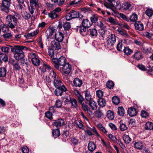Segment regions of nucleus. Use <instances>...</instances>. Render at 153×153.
Returning a JSON list of instances; mask_svg holds the SVG:
<instances>
[{"mask_svg":"<svg viewBox=\"0 0 153 153\" xmlns=\"http://www.w3.org/2000/svg\"><path fill=\"white\" fill-rule=\"evenodd\" d=\"M107 117L110 120H113L114 118V114L113 111L108 110L107 112Z\"/></svg>","mask_w":153,"mask_h":153,"instance_id":"38","label":"nucleus"},{"mask_svg":"<svg viewBox=\"0 0 153 153\" xmlns=\"http://www.w3.org/2000/svg\"><path fill=\"white\" fill-rule=\"evenodd\" d=\"M134 57L136 60H139L143 58V56L141 51H137L134 53Z\"/></svg>","mask_w":153,"mask_h":153,"instance_id":"17","label":"nucleus"},{"mask_svg":"<svg viewBox=\"0 0 153 153\" xmlns=\"http://www.w3.org/2000/svg\"><path fill=\"white\" fill-rule=\"evenodd\" d=\"M50 76L51 78H52L53 80L56 78L58 77L56 73L53 70H52V71H51L50 74Z\"/></svg>","mask_w":153,"mask_h":153,"instance_id":"46","label":"nucleus"},{"mask_svg":"<svg viewBox=\"0 0 153 153\" xmlns=\"http://www.w3.org/2000/svg\"><path fill=\"white\" fill-rule=\"evenodd\" d=\"M70 103H71L72 106L73 108H76L77 106V102L74 98H72Z\"/></svg>","mask_w":153,"mask_h":153,"instance_id":"49","label":"nucleus"},{"mask_svg":"<svg viewBox=\"0 0 153 153\" xmlns=\"http://www.w3.org/2000/svg\"><path fill=\"white\" fill-rule=\"evenodd\" d=\"M86 28L87 27H81L79 30V31L80 34L83 36L85 34V33L86 31Z\"/></svg>","mask_w":153,"mask_h":153,"instance_id":"52","label":"nucleus"},{"mask_svg":"<svg viewBox=\"0 0 153 153\" xmlns=\"http://www.w3.org/2000/svg\"><path fill=\"white\" fill-rule=\"evenodd\" d=\"M77 97L78 98L79 102L80 104L84 103V99L81 94L78 96Z\"/></svg>","mask_w":153,"mask_h":153,"instance_id":"54","label":"nucleus"},{"mask_svg":"<svg viewBox=\"0 0 153 153\" xmlns=\"http://www.w3.org/2000/svg\"><path fill=\"white\" fill-rule=\"evenodd\" d=\"M134 147L140 150L142 149L143 144V143L140 141L135 142L134 143Z\"/></svg>","mask_w":153,"mask_h":153,"instance_id":"24","label":"nucleus"},{"mask_svg":"<svg viewBox=\"0 0 153 153\" xmlns=\"http://www.w3.org/2000/svg\"><path fill=\"white\" fill-rule=\"evenodd\" d=\"M79 16V12L73 10L66 14L65 18L67 20L69 21L73 19L78 18Z\"/></svg>","mask_w":153,"mask_h":153,"instance_id":"9","label":"nucleus"},{"mask_svg":"<svg viewBox=\"0 0 153 153\" xmlns=\"http://www.w3.org/2000/svg\"><path fill=\"white\" fill-rule=\"evenodd\" d=\"M25 48L24 46H16L11 49V51L14 52V57L16 60H19L24 57V53L22 50Z\"/></svg>","mask_w":153,"mask_h":153,"instance_id":"3","label":"nucleus"},{"mask_svg":"<svg viewBox=\"0 0 153 153\" xmlns=\"http://www.w3.org/2000/svg\"><path fill=\"white\" fill-rule=\"evenodd\" d=\"M85 99L89 102L93 100L92 96L91 95L90 92L88 91H86L84 92Z\"/></svg>","mask_w":153,"mask_h":153,"instance_id":"20","label":"nucleus"},{"mask_svg":"<svg viewBox=\"0 0 153 153\" xmlns=\"http://www.w3.org/2000/svg\"><path fill=\"white\" fill-rule=\"evenodd\" d=\"M53 62L54 63V67L57 70L59 69V66H62L66 63V59L65 56H62L58 59L53 58L52 59Z\"/></svg>","mask_w":153,"mask_h":153,"instance_id":"4","label":"nucleus"},{"mask_svg":"<svg viewBox=\"0 0 153 153\" xmlns=\"http://www.w3.org/2000/svg\"><path fill=\"white\" fill-rule=\"evenodd\" d=\"M64 30L63 31L65 32L66 30H68L70 28L71 25L70 23L68 22H65L63 25Z\"/></svg>","mask_w":153,"mask_h":153,"instance_id":"44","label":"nucleus"},{"mask_svg":"<svg viewBox=\"0 0 153 153\" xmlns=\"http://www.w3.org/2000/svg\"><path fill=\"white\" fill-rule=\"evenodd\" d=\"M106 86L108 88L111 89L113 88L114 84L112 81H109L106 83Z\"/></svg>","mask_w":153,"mask_h":153,"instance_id":"55","label":"nucleus"},{"mask_svg":"<svg viewBox=\"0 0 153 153\" xmlns=\"http://www.w3.org/2000/svg\"><path fill=\"white\" fill-rule=\"evenodd\" d=\"M124 52L127 55H128L132 53V51L128 47H126L123 50Z\"/></svg>","mask_w":153,"mask_h":153,"instance_id":"43","label":"nucleus"},{"mask_svg":"<svg viewBox=\"0 0 153 153\" xmlns=\"http://www.w3.org/2000/svg\"><path fill=\"white\" fill-rule=\"evenodd\" d=\"M89 33L90 36L92 37H96L97 36V30L95 28L89 29Z\"/></svg>","mask_w":153,"mask_h":153,"instance_id":"23","label":"nucleus"},{"mask_svg":"<svg viewBox=\"0 0 153 153\" xmlns=\"http://www.w3.org/2000/svg\"><path fill=\"white\" fill-rule=\"evenodd\" d=\"M123 138L125 143L127 144L130 143L131 140V138L128 135L126 134L123 135Z\"/></svg>","mask_w":153,"mask_h":153,"instance_id":"31","label":"nucleus"},{"mask_svg":"<svg viewBox=\"0 0 153 153\" xmlns=\"http://www.w3.org/2000/svg\"><path fill=\"white\" fill-rule=\"evenodd\" d=\"M97 126L98 129L101 131L102 133L107 135V131L106 129L100 123H99L97 124Z\"/></svg>","mask_w":153,"mask_h":153,"instance_id":"22","label":"nucleus"},{"mask_svg":"<svg viewBox=\"0 0 153 153\" xmlns=\"http://www.w3.org/2000/svg\"><path fill=\"white\" fill-rule=\"evenodd\" d=\"M82 24L83 27H87V28L90 27L91 25L89 20L87 19H83Z\"/></svg>","mask_w":153,"mask_h":153,"instance_id":"19","label":"nucleus"},{"mask_svg":"<svg viewBox=\"0 0 153 153\" xmlns=\"http://www.w3.org/2000/svg\"><path fill=\"white\" fill-rule=\"evenodd\" d=\"M134 26L136 30L142 31L144 30L143 24L140 21L136 22L134 24Z\"/></svg>","mask_w":153,"mask_h":153,"instance_id":"13","label":"nucleus"},{"mask_svg":"<svg viewBox=\"0 0 153 153\" xmlns=\"http://www.w3.org/2000/svg\"><path fill=\"white\" fill-rule=\"evenodd\" d=\"M40 6L39 1V0H30V6L28 9L31 15H33L35 9Z\"/></svg>","mask_w":153,"mask_h":153,"instance_id":"6","label":"nucleus"},{"mask_svg":"<svg viewBox=\"0 0 153 153\" xmlns=\"http://www.w3.org/2000/svg\"><path fill=\"white\" fill-rule=\"evenodd\" d=\"M20 18V15L17 13L13 15H9L6 16V22L8 28L14 29L17 23L18 20Z\"/></svg>","mask_w":153,"mask_h":153,"instance_id":"2","label":"nucleus"},{"mask_svg":"<svg viewBox=\"0 0 153 153\" xmlns=\"http://www.w3.org/2000/svg\"><path fill=\"white\" fill-rule=\"evenodd\" d=\"M120 130L121 131H124L127 129V127L126 125L123 123H120Z\"/></svg>","mask_w":153,"mask_h":153,"instance_id":"61","label":"nucleus"},{"mask_svg":"<svg viewBox=\"0 0 153 153\" xmlns=\"http://www.w3.org/2000/svg\"><path fill=\"white\" fill-rule=\"evenodd\" d=\"M146 14L149 17H151L153 14V11L150 9H148L146 11Z\"/></svg>","mask_w":153,"mask_h":153,"instance_id":"59","label":"nucleus"},{"mask_svg":"<svg viewBox=\"0 0 153 153\" xmlns=\"http://www.w3.org/2000/svg\"><path fill=\"white\" fill-rule=\"evenodd\" d=\"M52 133L53 136L55 138L59 137L60 134L59 130L58 128L54 129L52 131Z\"/></svg>","mask_w":153,"mask_h":153,"instance_id":"36","label":"nucleus"},{"mask_svg":"<svg viewBox=\"0 0 153 153\" xmlns=\"http://www.w3.org/2000/svg\"><path fill=\"white\" fill-rule=\"evenodd\" d=\"M98 105L102 107L105 106L106 104V101L103 98H99L97 100Z\"/></svg>","mask_w":153,"mask_h":153,"instance_id":"27","label":"nucleus"},{"mask_svg":"<svg viewBox=\"0 0 153 153\" xmlns=\"http://www.w3.org/2000/svg\"><path fill=\"white\" fill-rule=\"evenodd\" d=\"M71 142L74 145H76L78 143V140L75 137L71 138Z\"/></svg>","mask_w":153,"mask_h":153,"instance_id":"63","label":"nucleus"},{"mask_svg":"<svg viewBox=\"0 0 153 153\" xmlns=\"http://www.w3.org/2000/svg\"><path fill=\"white\" fill-rule=\"evenodd\" d=\"M151 49L145 47H143V51L146 54L150 53H151Z\"/></svg>","mask_w":153,"mask_h":153,"instance_id":"56","label":"nucleus"},{"mask_svg":"<svg viewBox=\"0 0 153 153\" xmlns=\"http://www.w3.org/2000/svg\"><path fill=\"white\" fill-rule=\"evenodd\" d=\"M95 114L97 117L98 118L101 117L103 115L102 113L100 111V109H98L95 112Z\"/></svg>","mask_w":153,"mask_h":153,"instance_id":"60","label":"nucleus"},{"mask_svg":"<svg viewBox=\"0 0 153 153\" xmlns=\"http://www.w3.org/2000/svg\"><path fill=\"white\" fill-rule=\"evenodd\" d=\"M147 71V73L150 75L153 74V67H149L148 68V69H146Z\"/></svg>","mask_w":153,"mask_h":153,"instance_id":"64","label":"nucleus"},{"mask_svg":"<svg viewBox=\"0 0 153 153\" xmlns=\"http://www.w3.org/2000/svg\"><path fill=\"white\" fill-rule=\"evenodd\" d=\"M88 105L93 110H95L97 108V105L96 102L93 100L89 102Z\"/></svg>","mask_w":153,"mask_h":153,"instance_id":"26","label":"nucleus"},{"mask_svg":"<svg viewBox=\"0 0 153 153\" xmlns=\"http://www.w3.org/2000/svg\"><path fill=\"white\" fill-rule=\"evenodd\" d=\"M51 46L53 49L59 50L61 49V46L60 42L56 41L53 39H51Z\"/></svg>","mask_w":153,"mask_h":153,"instance_id":"10","label":"nucleus"},{"mask_svg":"<svg viewBox=\"0 0 153 153\" xmlns=\"http://www.w3.org/2000/svg\"><path fill=\"white\" fill-rule=\"evenodd\" d=\"M62 105V104L61 101L59 100H56L54 105V107L57 108H59Z\"/></svg>","mask_w":153,"mask_h":153,"instance_id":"53","label":"nucleus"},{"mask_svg":"<svg viewBox=\"0 0 153 153\" xmlns=\"http://www.w3.org/2000/svg\"><path fill=\"white\" fill-rule=\"evenodd\" d=\"M38 32L39 30H36V31H34L33 32L29 33L27 35V36L28 37L34 36L37 35L38 33Z\"/></svg>","mask_w":153,"mask_h":153,"instance_id":"50","label":"nucleus"},{"mask_svg":"<svg viewBox=\"0 0 153 153\" xmlns=\"http://www.w3.org/2000/svg\"><path fill=\"white\" fill-rule=\"evenodd\" d=\"M88 148L89 151L93 152L96 149V146L94 143L91 142L88 143Z\"/></svg>","mask_w":153,"mask_h":153,"instance_id":"21","label":"nucleus"},{"mask_svg":"<svg viewBox=\"0 0 153 153\" xmlns=\"http://www.w3.org/2000/svg\"><path fill=\"white\" fill-rule=\"evenodd\" d=\"M51 68L50 66L47 63H44L40 68L41 71L42 72L46 71L47 70H49Z\"/></svg>","mask_w":153,"mask_h":153,"instance_id":"28","label":"nucleus"},{"mask_svg":"<svg viewBox=\"0 0 153 153\" xmlns=\"http://www.w3.org/2000/svg\"><path fill=\"white\" fill-rule=\"evenodd\" d=\"M53 83L56 88L54 91V94L56 96H61L64 92H66L67 91V88L58 77L53 80Z\"/></svg>","mask_w":153,"mask_h":153,"instance_id":"1","label":"nucleus"},{"mask_svg":"<svg viewBox=\"0 0 153 153\" xmlns=\"http://www.w3.org/2000/svg\"><path fill=\"white\" fill-rule=\"evenodd\" d=\"M107 41L105 45L107 48H109L112 46L116 41V36L114 34H111L108 36L106 39Z\"/></svg>","mask_w":153,"mask_h":153,"instance_id":"5","label":"nucleus"},{"mask_svg":"<svg viewBox=\"0 0 153 153\" xmlns=\"http://www.w3.org/2000/svg\"><path fill=\"white\" fill-rule=\"evenodd\" d=\"M59 31L58 33L55 35L56 41L61 42H62L64 36L63 34L65 33V32L63 31L62 26L61 25L59 24L58 26Z\"/></svg>","mask_w":153,"mask_h":153,"instance_id":"7","label":"nucleus"},{"mask_svg":"<svg viewBox=\"0 0 153 153\" xmlns=\"http://www.w3.org/2000/svg\"><path fill=\"white\" fill-rule=\"evenodd\" d=\"M1 50L2 51L6 53H7L9 51L10 48L7 46H2L1 48Z\"/></svg>","mask_w":153,"mask_h":153,"instance_id":"57","label":"nucleus"},{"mask_svg":"<svg viewBox=\"0 0 153 153\" xmlns=\"http://www.w3.org/2000/svg\"><path fill=\"white\" fill-rule=\"evenodd\" d=\"M137 16L135 13H133L130 17V20L132 22H135L137 20Z\"/></svg>","mask_w":153,"mask_h":153,"instance_id":"39","label":"nucleus"},{"mask_svg":"<svg viewBox=\"0 0 153 153\" xmlns=\"http://www.w3.org/2000/svg\"><path fill=\"white\" fill-rule=\"evenodd\" d=\"M80 120H75L74 122V124L75 126L78 127L81 129L83 128V125Z\"/></svg>","mask_w":153,"mask_h":153,"instance_id":"30","label":"nucleus"},{"mask_svg":"<svg viewBox=\"0 0 153 153\" xmlns=\"http://www.w3.org/2000/svg\"><path fill=\"white\" fill-rule=\"evenodd\" d=\"M7 56L5 54L1 53L0 54V61L1 62H6L7 61Z\"/></svg>","mask_w":153,"mask_h":153,"instance_id":"32","label":"nucleus"},{"mask_svg":"<svg viewBox=\"0 0 153 153\" xmlns=\"http://www.w3.org/2000/svg\"><path fill=\"white\" fill-rule=\"evenodd\" d=\"M118 114L120 116H124L125 114V111L122 107H120L118 108Z\"/></svg>","mask_w":153,"mask_h":153,"instance_id":"41","label":"nucleus"},{"mask_svg":"<svg viewBox=\"0 0 153 153\" xmlns=\"http://www.w3.org/2000/svg\"><path fill=\"white\" fill-rule=\"evenodd\" d=\"M137 113L136 109L132 107L128 108V114L131 117L136 115Z\"/></svg>","mask_w":153,"mask_h":153,"instance_id":"16","label":"nucleus"},{"mask_svg":"<svg viewBox=\"0 0 153 153\" xmlns=\"http://www.w3.org/2000/svg\"><path fill=\"white\" fill-rule=\"evenodd\" d=\"M28 58L31 59L32 63L36 66H39L40 63V61L38 56L36 55L35 53H30L28 55Z\"/></svg>","mask_w":153,"mask_h":153,"instance_id":"8","label":"nucleus"},{"mask_svg":"<svg viewBox=\"0 0 153 153\" xmlns=\"http://www.w3.org/2000/svg\"><path fill=\"white\" fill-rule=\"evenodd\" d=\"M1 30H2L4 32H7L8 31L9 28L5 24L3 23L0 25Z\"/></svg>","mask_w":153,"mask_h":153,"instance_id":"35","label":"nucleus"},{"mask_svg":"<svg viewBox=\"0 0 153 153\" xmlns=\"http://www.w3.org/2000/svg\"><path fill=\"white\" fill-rule=\"evenodd\" d=\"M48 15L49 17L52 19H53L58 16V14L54 10L51 12L50 13H48Z\"/></svg>","mask_w":153,"mask_h":153,"instance_id":"25","label":"nucleus"},{"mask_svg":"<svg viewBox=\"0 0 153 153\" xmlns=\"http://www.w3.org/2000/svg\"><path fill=\"white\" fill-rule=\"evenodd\" d=\"M73 83L75 86L79 87L82 85V82L81 79L76 78L74 79Z\"/></svg>","mask_w":153,"mask_h":153,"instance_id":"18","label":"nucleus"},{"mask_svg":"<svg viewBox=\"0 0 153 153\" xmlns=\"http://www.w3.org/2000/svg\"><path fill=\"white\" fill-rule=\"evenodd\" d=\"M107 33L106 31L103 28H101L99 30V33L102 37L104 38L105 36L106 33Z\"/></svg>","mask_w":153,"mask_h":153,"instance_id":"47","label":"nucleus"},{"mask_svg":"<svg viewBox=\"0 0 153 153\" xmlns=\"http://www.w3.org/2000/svg\"><path fill=\"white\" fill-rule=\"evenodd\" d=\"M10 3L2 2L1 5V10L6 13H7L10 10Z\"/></svg>","mask_w":153,"mask_h":153,"instance_id":"11","label":"nucleus"},{"mask_svg":"<svg viewBox=\"0 0 153 153\" xmlns=\"http://www.w3.org/2000/svg\"><path fill=\"white\" fill-rule=\"evenodd\" d=\"M48 53L49 55L51 58H54V50L53 49H48Z\"/></svg>","mask_w":153,"mask_h":153,"instance_id":"62","label":"nucleus"},{"mask_svg":"<svg viewBox=\"0 0 153 153\" xmlns=\"http://www.w3.org/2000/svg\"><path fill=\"white\" fill-rule=\"evenodd\" d=\"M112 100L113 102L116 105H118L120 102V99L117 96H114Z\"/></svg>","mask_w":153,"mask_h":153,"instance_id":"40","label":"nucleus"},{"mask_svg":"<svg viewBox=\"0 0 153 153\" xmlns=\"http://www.w3.org/2000/svg\"><path fill=\"white\" fill-rule=\"evenodd\" d=\"M107 21L109 22L112 25H117L118 21L116 19H114L111 17H110L107 19Z\"/></svg>","mask_w":153,"mask_h":153,"instance_id":"29","label":"nucleus"},{"mask_svg":"<svg viewBox=\"0 0 153 153\" xmlns=\"http://www.w3.org/2000/svg\"><path fill=\"white\" fill-rule=\"evenodd\" d=\"M52 2L57 4L59 6L64 4L65 0H51Z\"/></svg>","mask_w":153,"mask_h":153,"instance_id":"42","label":"nucleus"},{"mask_svg":"<svg viewBox=\"0 0 153 153\" xmlns=\"http://www.w3.org/2000/svg\"><path fill=\"white\" fill-rule=\"evenodd\" d=\"M98 17L96 14L92 15L90 18L91 21L92 23H96L98 20Z\"/></svg>","mask_w":153,"mask_h":153,"instance_id":"37","label":"nucleus"},{"mask_svg":"<svg viewBox=\"0 0 153 153\" xmlns=\"http://www.w3.org/2000/svg\"><path fill=\"white\" fill-rule=\"evenodd\" d=\"M64 124V121L62 119H59L56 120L53 123V124L57 128L61 127Z\"/></svg>","mask_w":153,"mask_h":153,"instance_id":"14","label":"nucleus"},{"mask_svg":"<svg viewBox=\"0 0 153 153\" xmlns=\"http://www.w3.org/2000/svg\"><path fill=\"white\" fill-rule=\"evenodd\" d=\"M131 4L128 2L124 3L122 5L123 8L125 10L128 9L131 6Z\"/></svg>","mask_w":153,"mask_h":153,"instance_id":"48","label":"nucleus"},{"mask_svg":"<svg viewBox=\"0 0 153 153\" xmlns=\"http://www.w3.org/2000/svg\"><path fill=\"white\" fill-rule=\"evenodd\" d=\"M45 116L51 120L52 119V114L50 112L48 111L45 113Z\"/></svg>","mask_w":153,"mask_h":153,"instance_id":"58","label":"nucleus"},{"mask_svg":"<svg viewBox=\"0 0 153 153\" xmlns=\"http://www.w3.org/2000/svg\"><path fill=\"white\" fill-rule=\"evenodd\" d=\"M145 129L146 130H152L153 129V124L151 122H147L145 125Z\"/></svg>","mask_w":153,"mask_h":153,"instance_id":"34","label":"nucleus"},{"mask_svg":"<svg viewBox=\"0 0 153 153\" xmlns=\"http://www.w3.org/2000/svg\"><path fill=\"white\" fill-rule=\"evenodd\" d=\"M62 66V71L64 73L68 74L70 73L71 69V66L68 63H66Z\"/></svg>","mask_w":153,"mask_h":153,"instance_id":"12","label":"nucleus"},{"mask_svg":"<svg viewBox=\"0 0 153 153\" xmlns=\"http://www.w3.org/2000/svg\"><path fill=\"white\" fill-rule=\"evenodd\" d=\"M82 105V108L83 110L85 111H87L88 113V112H90L91 113V111L89 109H88V106L86 104H85L84 103L81 104Z\"/></svg>","mask_w":153,"mask_h":153,"instance_id":"45","label":"nucleus"},{"mask_svg":"<svg viewBox=\"0 0 153 153\" xmlns=\"http://www.w3.org/2000/svg\"><path fill=\"white\" fill-rule=\"evenodd\" d=\"M117 31L119 33V34L123 36L125 35L126 36H127L128 35V34L125 32L121 28H119L117 30Z\"/></svg>","mask_w":153,"mask_h":153,"instance_id":"51","label":"nucleus"},{"mask_svg":"<svg viewBox=\"0 0 153 153\" xmlns=\"http://www.w3.org/2000/svg\"><path fill=\"white\" fill-rule=\"evenodd\" d=\"M7 70L5 68L1 67L0 68V77H4L6 74Z\"/></svg>","mask_w":153,"mask_h":153,"instance_id":"33","label":"nucleus"},{"mask_svg":"<svg viewBox=\"0 0 153 153\" xmlns=\"http://www.w3.org/2000/svg\"><path fill=\"white\" fill-rule=\"evenodd\" d=\"M21 14L22 17L26 20H27L31 18L30 14L25 10H22L21 12Z\"/></svg>","mask_w":153,"mask_h":153,"instance_id":"15","label":"nucleus"}]
</instances>
